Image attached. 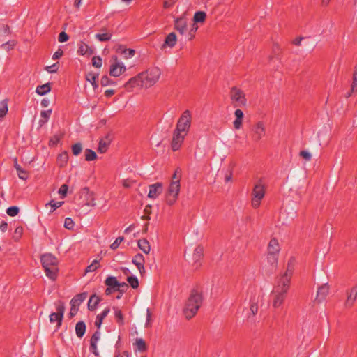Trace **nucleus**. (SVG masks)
Segmentation results:
<instances>
[{
	"instance_id": "f257e3e1",
	"label": "nucleus",
	"mask_w": 357,
	"mask_h": 357,
	"mask_svg": "<svg viewBox=\"0 0 357 357\" xmlns=\"http://www.w3.org/2000/svg\"><path fill=\"white\" fill-rule=\"evenodd\" d=\"M202 302V294L196 290H192L185 304L183 314L187 319L193 317Z\"/></svg>"
},
{
	"instance_id": "f03ea898",
	"label": "nucleus",
	"mask_w": 357,
	"mask_h": 357,
	"mask_svg": "<svg viewBox=\"0 0 357 357\" xmlns=\"http://www.w3.org/2000/svg\"><path fill=\"white\" fill-rule=\"evenodd\" d=\"M141 75L144 81V88H149L159 80L161 70L158 67H153L141 73Z\"/></svg>"
},
{
	"instance_id": "7ed1b4c3",
	"label": "nucleus",
	"mask_w": 357,
	"mask_h": 357,
	"mask_svg": "<svg viewBox=\"0 0 357 357\" xmlns=\"http://www.w3.org/2000/svg\"><path fill=\"white\" fill-rule=\"evenodd\" d=\"M191 120L192 116L190 111L185 110L178 121L175 132L186 133L190 127Z\"/></svg>"
},
{
	"instance_id": "20e7f679",
	"label": "nucleus",
	"mask_w": 357,
	"mask_h": 357,
	"mask_svg": "<svg viewBox=\"0 0 357 357\" xmlns=\"http://www.w3.org/2000/svg\"><path fill=\"white\" fill-rule=\"evenodd\" d=\"M230 98L235 107H245L247 105V99L245 93L241 90L236 87L231 88Z\"/></svg>"
},
{
	"instance_id": "39448f33",
	"label": "nucleus",
	"mask_w": 357,
	"mask_h": 357,
	"mask_svg": "<svg viewBox=\"0 0 357 357\" xmlns=\"http://www.w3.org/2000/svg\"><path fill=\"white\" fill-rule=\"evenodd\" d=\"M181 189V183L178 181V179L172 181L169 183L167 190V195L169 198L167 199V204L169 205H172L174 204L176 199H177L179 192Z\"/></svg>"
},
{
	"instance_id": "423d86ee",
	"label": "nucleus",
	"mask_w": 357,
	"mask_h": 357,
	"mask_svg": "<svg viewBox=\"0 0 357 357\" xmlns=\"http://www.w3.org/2000/svg\"><path fill=\"white\" fill-rule=\"evenodd\" d=\"M126 70L124 63L119 61L116 56H112V63L109 69V75L113 77H119Z\"/></svg>"
},
{
	"instance_id": "0eeeda50",
	"label": "nucleus",
	"mask_w": 357,
	"mask_h": 357,
	"mask_svg": "<svg viewBox=\"0 0 357 357\" xmlns=\"http://www.w3.org/2000/svg\"><path fill=\"white\" fill-rule=\"evenodd\" d=\"M291 279L290 273H284L278 280L276 285L273 290L281 292L282 294H287L289 288Z\"/></svg>"
},
{
	"instance_id": "6e6552de",
	"label": "nucleus",
	"mask_w": 357,
	"mask_h": 357,
	"mask_svg": "<svg viewBox=\"0 0 357 357\" xmlns=\"http://www.w3.org/2000/svg\"><path fill=\"white\" fill-rule=\"evenodd\" d=\"M186 12H185L181 17H176L174 20V29L183 35L187 30V20L185 18Z\"/></svg>"
},
{
	"instance_id": "1a4fd4ad",
	"label": "nucleus",
	"mask_w": 357,
	"mask_h": 357,
	"mask_svg": "<svg viewBox=\"0 0 357 357\" xmlns=\"http://www.w3.org/2000/svg\"><path fill=\"white\" fill-rule=\"evenodd\" d=\"M135 86L144 88V84L141 73L132 77L125 84L126 89L130 91H132L133 88Z\"/></svg>"
},
{
	"instance_id": "9d476101",
	"label": "nucleus",
	"mask_w": 357,
	"mask_h": 357,
	"mask_svg": "<svg viewBox=\"0 0 357 357\" xmlns=\"http://www.w3.org/2000/svg\"><path fill=\"white\" fill-rule=\"evenodd\" d=\"M41 263L43 268L56 266L58 261L52 254L47 253L41 256Z\"/></svg>"
},
{
	"instance_id": "9b49d317",
	"label": "nucleus",
	"mask_w": 357,
	"mask_h": 357,
	"mask_svg": "<svg viewBox=\"0 0 357 357\" xmlns=\"http://www.w3.org/2000/svg\"><path fill=\"white\" fill-rule=\"evenodd\" d=\"M265 195V186L259 181L252 192V198L262 199Z\"/></svg>"
},
{
	"instance_id": "f8f14e48",
	"label": "nucleus",
	"mask_w": 357,
	"mask_h": 357,
	"mask_svg": "<svg viewBox=\"0 0 357 357\" xmlns=\"http://www.w3.org/2000/svg\"><path fill=\"white\" fill-rule=\"evenodd\" d=\"M254 132V137L256 140H259L265 135L266 128L264 124L259 121L252 128Z\"/></svg>"
},
{
	"instance_id": "ddd939ff",
	"label": "nucleus",
	"mask_w": 357,
	"mask_h": 357,
	"mask_svg": "<svg viewBox=\"0 0 357 357\" xmlns=\"http://www.w3.org/2000/svg\"><path fill=\"white\" fill-rule=\"evenodd\" d=\"M271 296L273 297V307L277 308L282 305V304L283 303L286 294L273 290L271 291Z\"/></svg>"
},
{
	"instance_id": "4468645a",
	"label": "nucleus",
	"mask_w": 357,
	"mask_h": 357,
	"mask_svg": "<svg viewBox=\"0 0 357 357\" xmlns=\"http://www.w3.org/2000/svg\"><path fill=\"white\" fill-rule=\"evenodd\" d=\"M329 292V286L328 283H325L318 288L317 291L316 301L318 303H321L327 296Z\"/></svg>"
},
{
	"instance_id": "2eb2a0df",
	"label": "nucleus",
	"mask_w": 357,
	"mask_h": 357,
	"mask_svg": "<svg viewBox=\"0 0 357 357\" xmlns=\"http://www.w3.org/2000/svg\"><path fill=\"white\" fill-rule=\"evenodd\" d=\"M162 184L161 183H155L149 185V192L148 197L151 199H155L158 195L162 192Z\"/></svg>"
},
{
	"instance_id": "dca6fc26",
	"label": "nucleus",
	"mask_w": 357,
	"mask_h": 357,
	"mask_svg": "<svg viewBox=\"0 0 357 357\" xmlns=\"http://www.w3.org/2000/svg\"><path fill=\"white\" fill-rule=\"evenodd\" d=\"M185 138V135L175 132L172 142V149L177 151L181 146Z\"/></svg>"
},
{
	"instance_id": "f3484780",
	"label": "nucleus",
	"mask_w": 357,
	"mask_h": 357,
	"mask_svg": "<svg viewBox=\"0 0 357 357\" xmlns=\"http://www.w3.org/2000/svg\"><path fill=\"white\" fill-rule=\"evenodd\" d=\"M177 41V38L175 33L172 32L167 35L165 40V43L162 46V48H165L166 47H173Z\"/></svg>"
},
{
	"instance_id": "a211bd4d",
	"label": "nucleus",
	"mask_w": 357,
	"mask_h": 357,
	"mask_svg": "<svg viewBox=\"0 0 357 357\" xmlns=\"http://www.w3.org/2000/svg\"><path fill=\"white\" fill-rule=\"evenodd\" d=\"M280 250V248L278 241L275 238L271 239L268 246V253L269 255H278Z\"/></svg>"
},
{
	"instance_id": "6ab92c4d",
	"label": "nucleus",
	"mask_w": 357,
	"mask_h": 357,
	"mask_svg": "<svg viewBox=\"0 0 357 357\" xmlns=\"http://www.w3.org/2000/svg\"><path fill=\"white\" fill-rule=\"evenodd\" d=\"M100 333L99 331H96L92 336L91 339V347L93 349V353L98 356L99 355V352L97 348V342L100 340Z\"/></svg>"
},
{
	"instance_id": "aec40b11",
	"label": "nucleus",
	"mask_w": 357,
	"mask_h": 357,
	"mask_svg": "<svg viewBox=\"0 0 357 357\" xmlns=\"http://www.w3.org/2000/svg\"><path fill=\"white\" fill-rule=\"evenodd\" d=\"M234 115L236 119L234 121V126L236 129H239L242 125V120L244 116L243 112L242 110L238 109L235 111Z\"/></svg>"
},
{
	"instance_id": "412c9836",
	"label": "nucleus",
	"mask_w": 357,
	"mask_h": 357,
	"mask_svg": "<svg viewBox=\"0 0 357 357\" xmlns=\"http://www.w3.org/2000/svg\"><path fill=\"white\" fill-rule=\"evenodd\" d=\"M138 247L144 254L147 255L150 252L151 246L149 242L146 238L138 241Z\"/></svg>"
},
{
	"instance_id": "4be33fe9",
	"label": "nucleus",
	"mask_w": 357,
	"mask_h": 357,
	"mask_svg": "<svg viewBox=\"0 0 357 357\" xmlns=\"http://www.w3.org/2000/svg\"><path fill=\"white\" fill-rule=\"evenodd\" d=\"M86 297L87 294L86 292L78 294L70 301V305H75V306L79 307V305L84 302Z\"/></svg>"
},
{
	"instance_id": "5701e85b",
	"label": "nucleus",
	"mask_w": 357,
	"mask_h": 357,
	"mask_svg": "<svg viewBox=\"0 0 357 357\" xmlns=\"http://www.w3.org/2000/svg\"><path fill=\"white\" fill-rule=\"evenodd\" d=\"M357 297V285L347 292V304L351 305Z\"/></svg>"
},
{
	"instance_id": "b1692460",
	"label": "nucleus",
	"mask_w": 357,
	"mask_h": 357,
	"mask_svg": "<svg viewBox=\"0 0 357 357\" xmlns=\"http://www.w3.org/2000/svg\"><path fill=\"white\" fill-rule=\"evenodd\" d=\"M78 52L82 55H91L93 53V50L86 43L81 42L79 46Z\"/></svg>"
},
{
	"instance_id": "393cba45",
	"label": "nucleus",
	"mask_w": 357,
	"mask_h": 357,
	"mask_svg": "<svg viewBox=\"0 0 357 357\" xmlns=\"http://www.w3.org/2000/svg\"><path fill=\"white\" fill-rule=\"evenodd\" d=\"M102 31V33L96 34L95 38L100 42L109 40L112 38V33H109L105 29Z\"/></svg>"
},
{
	"instance_id": "a878e982",
	"label": "nucleus",
	"mask_w": 357,
	"mask_h": 357,
	"mask_svg": "<svg viewBox=\"0 0 357 357\" xmlns=\"http://www.w3.org/2000/svg\"><path fill=\"white\" fill-rule=\"evenodd\" d=\"M51 91L50 84L46 83L45 84L36 87V92L40 95L43 96L47 94Z\"/></svg>"
},
{
	"instance_id": "bb28decb",
	"label": "nucleus",
	"mask_w": 357,
	"mask_h": 357,
	"mask_svg": "<svg viewBox=\"0 0 357 357\" xmlns=\"http://www.w3.org/2000/svg\"><path fill=\"white\" fill-rule=\"evenodd\" d=\"M110 143V139L107 137L105 139H102L99 142L98 152L103 153L106 152L107 147Z\"/></svg>"
},
{
	"instance_id": "cd10ccee",
	"label": "nucleus",
	"mask_w": 357,
	"mask_h": 357,
	"mask_svg": "<svg viewBox=\"0 0 357 357\" xmlns=\"http://www.w3.org/2000/svg\"><path fill=\"white\" fill-rule=\"evenodd\" d=\"M14 167L17 172L18 176L20 179L26 180L28 177V173L26 171L22 169L20 165L17 162V159H15Z\"/></svg>"
},
{
	"instance_id": "c85d7f7f",
	"label": "nucleus",
	"mask_w": 357,
	"mask_h": 357,
	"mask_svg": "<svg viewBox=\"0 0 357 357\" xmlns=\"http://www.w3.org/2000/svg\"><path fill=\"white\" fill-rule=\"evenodd\" d=\"M100 301V298L98 296H97L96 294H93L89 298V301L88 303V309L89 310H93L96 308V307L97 306V305L99 303Z\"/></svg>"
},
{
	"instance_id": "c756f323",
	"label": "nucleus",
	"mask_w": 357,
	"mask_h": 357,
	"mask_svg": "<svg viewBox=\"0 0 357 357\" xmlns=\"http://www.w3.org/2000/svg\"><path fill=\"white\" fill-rule=\"evenodd\" d=\"M46 276L48 277L51 280H55L56 277V273L58 271V268L56 266L52 267H47L44 268Z\"/></svg>"
},
{
	"instance_id": "7c9ffc66",
	"label": "nucleus",
	"mask_w": 357,
	"mask_h": 357,
	"mask_svg": "<svg viewBox=\"0 0 357 357\" xmlns=\"http://www.w3.org/2000/svg\"><path fill=\"white\" fill-rule=\"evenodd\" d=\"M109 312V309L106 308L105 310H104V311L101 314H98L96 317L95 325L97 326L98 328H100L102 323V320L104 319V318H105L107 316Z\"/></svg>"
},
{
	"instance_id": "2f4dec72",
	"label": "nucleus",
	"mask_w": 357,
	"mask_h": 357,
	"mask_svg": "<svg viewBox=\"0 0 357 357\" xmlns=\"http://www.w3.org/2000/svg\"><path fill=\"white\" fill-rule=\"evenodd\" d=\"M76 335L78 337H82L86 331V325L83 321H79L75 326Z\"/></svg>"
},
{
	"instance_id": "473e14b6",
	"label": "nucleus",
	"mask_w": 357,
	"mask_h": 357,
	"mask_svg": "<svg viewBox=\"0 0 357 357\" xmlns=\"http://www.w3.org/2000/svg\"><path fill=\"white\" fill-rule=\"evenodd\" d=\"M63 318L59 317V315L55 312H52L50 315V321L52 324L56 323V327L59 328L62 322Z\"/></svg>"
},
{
	"instance_id": "72a5a7b5",
	"label": "nucleus",
	"mask_w": 357,
	"mask_h": 357,
	"mask_svg": "<svg viewBox=\"0 0 357 357\" xmlns=\"http://www.w3.org/2000/svg\"><path fill=\"white\" fill-rule=\"evenodd\" d=\"M206 14L204 11H198L195 13L193 20L195 23L203 22L206 20Z\"/></svg>"
},
{
	"instance_id": "f704fd0d",
	"label": "nucleus",
	"mask_w": 357,
	"mask_h": 357,
	"mask_svg": "<svg viewBox=\"0 0 357 357\" xmlns=\"http://www.w3.org/2000/svg\"><path fill=\"white\" fill-rule=\"evenodd\" d=\"M84 190L86 191L88 195L86 204L89 206H95L96 202L93 197V193L91 192L88 188H84Z\"/></svg>"
},
{
	"instance_id": "c9c22d12",
	"label": "nucleus",
	"mask_w": 357,
	"mask_h": 357,
	"mask_svg": "<svg viewBox=\"0 0 357 357\" xmlns=\"http://www.w3.org/2000/svg\"><path fill=\"white\" fill-rule=\"evenodd\" d=\"M105 284L109 287L116 288L119 285V282L117 281L115 277H108L105 280Z\"/></svg>"
},
{
	"instance_id": "e433bc0d",
	"label": "nucleus",
	"mask_w": 357,
	"mask_h": 357,
	"mask_svg": "<svg viewBox=\"0 0 357 357\" xmlns=\"http://www.w3.org/2000/svg\"><path fill=\"white\" fill-rule=\"evenodd\" d=\"M97 158V155L95 151L91 149H86L85 150V158L87 161H92L96 160Z\"/></svg>"
},
{
	"instance_id": "4c0bfd02",
	"label": "nucleus",
	"mask_w": 357,
	"mask_h": 357,
	"mask_svg": "<svg viewBox=\"0 0 357 357\" xmlns=\"http://www.w3.org/2000/svg\"><path fill=\"white\" fill-rule=\"evenodd\" d=\"M8 103L6 100L0 102V119L3 118L8 112Z\"/></svg>"
},
{
	"instance_id": "58836bf2",
	"label": "nucleus",
	"mask_w": 357,
	"mask_h": 357,
	"mask_svg": "<svg viewBox=\"0 0 357 357\" xmlns=\"http://www.w3.org/2000/svg\"><path fill=\"white\" fill-rule=\"evenodd\" d=\"M135 345L137 346V350L139 351H144L146 349V343L142 338L136 340Z\"/></svg>"
},
{
	"instance_id": "ea45409f",
	"label": "nucleus",
	"mask_w": 357,
	"mask_h": 357,
	"mask_svg": "<svg viewBox=\"0 0 357 357\" xmlns=\"http://www.w3.org/2000/svg\"><path fill=\"white\" fill-rule=\"evenodd\" d=\"M127 281L133 289H136L139 286L138 279L135 276L128 277Z\"/></svg>"
},
{
	"instance_id": "a19ab883",
	"label": "nucleus",
	"mask_w": 357,
	"mask_h": 357,
	"mask_svg": "<svg viewBox=\"0 0 357 357\" xmlns=\"http://www.w3.org/2000/svg\"><path fill=\"white\" fill-rule=\"evenodd\" d=\"M203 254V248L201 246L197 247L193 253V258L195 261H198Z\"/></svg>"
},
{
	"instance_id": "79ce46f5",
	"label": "nucleus",
	"mask_w": 357,
	"mask_h": 357,
	"mask_svg": "<svg viewBox=\"0 0 357 357\" xmlns=\"http://www.w3.org/2000/svg\"><path fill=\"white\" fill-rule=\"evenodd\" d=\"M132 262L137 266L138 263L144 264V257L142 254L136 255L132 260Z\"/></svg>"
},
{
	"instance_id": "37998d69",
	"label": "nucleus",
	"mask_w": 357,
	"mask_h": 357,
	"mask_svg": "<svg viewBox=\"0 0 357 357\" xmlns=\"http://www.w3.org/2000/svg\"><path fill=\"white\" fill-rule=\"evenodd\" d=\"M299 155L306 161H310L312 158V153L307 150L301 151Z\"/></svg>"
},
{
	"instance_id": "c03bdc74",
	"label": "nucleus",
	"mask_w": 357,
	"mask_h": 357,
	"mask_svg": "<svg viewBox=\"0 0 357 357\" xmlns=\"http://www.w3.org/2000/svg\"><path fill=\"white\" fill-rule=\"evenodd\" d=\"M19 208L17 206H10L7 208L6 213L9 216L14 217L19 213Z\"/></svg>"
},
{
	"instance_id": "a18cd8bd",
	"label": "nucleus",
	"mask_w": 357,
	"mask_h": 357,
	"mask_svg": "<svg viewBox=\"0 0 357 357\" xmlns=\"http://www.w3.org/2000/svg\"><path fill=\"white\" fill-rule=\"evenodd\" d=\"M82 150V145L81 143H77L72 146V152L75 155H78Z\"/></svg>"
},
{
	"instance_id": "49530a36",
	"label": "nucleus",
	"mask_w": 357,
	"mask_h": 357,
	"mask_svg": "<svg viewBox=\"0 0 357 357\" xmlns=\"http://www.w3.org/2000/svg\"><path fill=\"white\" fill-rule=\"evenodd\" d=\"M267 261L271 265L275 266L278 262V255H269L268 253Z\"/></svg>"
},
{
	"instance_id": "de8ad7c7",
	"label": "nucleus",
	"mask_w": 357,
	"mask_h": 357,
	"mask_svg": "<svg viewBox=\"0 0 357 357\" xmlns=\"http://www.w3.org/2000/svg\"><path fill=\"white\" fill-rule=\"evenodd\" d=\"M75 223L70 218H66L64 222V227L67 229L71 230L73 229Z\"/></svg>"
},
{
	"instance_id": "09e8293b",
	"label": "nucleus",
	"mask_w": 357,
	"mask_h": 357,
	"mask_svg": "<svg viewBox=\"0 0 357 357\" xmlns=\"http://www.w3.org/2000/svg\"><path fill=\"white\" fill-rule=\"evenodd\" d=\"M135 50L132 49H123L122 54L124 55L125 59L132 58L135 54Z\"/></svg>"
},
{
	"instance_id": "8fccbe9b",
	"label": "nucleus",
	"mask_w": 357,
	"mask_h": 357,
	"mask_svg": "<svg viewBox=\"0 0 357 357\" xmlns=\"http://www.w3.org/2000/svg\"><path fill=\"white\" fill-rule=\"evenodd\" d=\"M114 314H115V317L117 319V322L119 324H123V314H122L121 310H119L116 308H114Z\"/></svg>"
},
{
	"instance_id": "3c124183",
	"label": "nucleus",
	"mask_w": 357,
	"mask_h": 357,
	"mask_svg": "<svg viewBox=\"0 0 357 357\" xmlns=\"http://www.w3.org/2000/svg\"><path fill=\"white\" fill-rule=\"evenodd\" d=\"M351 91L357 92V67H356V68L354 73V75H353V83L351 85Z\"/></svg>"
},
{
	"instance_id": "603ef678",
	"label": "nucleus",
	"mask_w": 357,
	"mask_h": 357,
	"mask_svg": "<svg viewBox=\"0 0 357 357\" xmlns=\"http://www.w3.org/2000/svg\"><path fill=\"white\" fill-rule=\"evenodd\" d=\"M92 64L96 68H100L102 65V59L100 56H94L92 59Z\"/></svg>"
},
{
	"instance_id": "864d4df0",
	"label": "nucleus",
	"mask_w": 357,
	"mask_h": 357,
	"mask_svg": "<svg viewBox=\"0 0 357 357\" xmlns=\"http://www.w3.org/2000/svg\"><path fill=\"white\" fill-rule=\"evenodd\" d=\"M59 68V63H56L52 66H47L45 67V70L50 73H56Z\"/></svg>"
},
{
	"instance_id": "5fc2aeb1",
	"label": "nucleus",
	"mask_w": 357,
	"mask_h": 357,
	"mask_svg": "<svg viewBox=\"0 0 357 357\" xmlns=\"http://www.w3.org/2000/svg\"><path fill=\"white\" fill-rule=\"evenodd\" d=\"M63 204V202H58L56 203H52V202H50V203L47 204L45 206L47 207L48 206H50L51 207L50 212H53L56 208L61 206Z\"/></svg>"
},
{
	"instance_id": "6e6d98bb",
	"label": "nucleus",
	"mask_w": 357,
	"mask_h": 357,
	"mask_svg": "<svg viewBox=\"0 0 357 357\" xmlns=\"http://www.w3.org/2000/svg\"><path fill=\"white\" fill-rule=\"evenodd\" d=\"M123 239H124L123 237H118L114 241V242L112 244H111V245H110L111 249L116 250L119 247L120 243L123 241Z\"/></svg>"
},
{
	"instance_id": "4d7b16f0",
	"label": "nucleus",
	"mask_w": 357,
	"mask_h": 357,
	"mask_svg": "<svg viewBox=\"0 0 357 357\" xmlns=\"http://www.w3.org/2000/svg\"><path fill=\"white\" fill-rule=\"evenodd\" d=\"M98 260H94L91 263V264H90L87 267L86 271H89V272L94 271L95 270H96L98 268Z\"/></svg>"
},
{
	"instance_id": "13d9d810",
	"label": "nucleus",
	"mask_w": 357,
	"mask_h": 357,
	"mask_svg": "<svg viewBox=\"0 0 357 357\" xmlns=\"http://www.w3.org/2000/svg\"><path fill=\"white\" fill-rule=\"evenodd\" d=\"M22 232H23V229L22 227H17L15 230V235L13 236V238L15 239V240H18L22 234Z\"/></svg>"
},
{
	"instance_id": "bf43d9fd",
	"label": "nucleus",
	"mask_w": 357,
	"mask_h": 357,
	"mask_svg": "<svg viewBox=\"0 0 357 357\" xmlns=\"http://www.w3.org/2000/svg\"><path fill=\"white\" fill-rule=\"evenodd\" d=\"M56 310L57 312H56V314H58L59 315V317H61V318L63 317V314H64V312H65V306L63 303H61L58 305L57 308H56Z\"/></svg>"
},
{
	"instance_id": "052dcab7",
	"label": "nucleus",
	"mask_w": 357,
	"mask_h": 357,
	"mask_svg": "<svg viewBox=\"0 0 357 357\" xmlns=\"http://www.w3.org/2000/svg\"><path fill=\"white\" fill-rule=\"evenodd\" d=\"M58 40L60 43H64L68 40V36L65 32H61L59 35Z\"/></svg>"
},
{
	"instance_id": "680f3d73",
	"label": "nucleus",
	"mask_w": 357,
	"mask_h": 357,
	"mask_svg": "<svg viewBox=\"0 0 357 357\" xmlns=\"http://www.w3.org/2000/svg\"><path fill=\"white\" fill-rule=\"evenodd\" d=\"M68 187L67 185L63 184L61 186L59 193L61 194L63 197H65L67 194Z\"/></svg>"
},
{
	"instance_id": "e2e57ef3",
	"label": "nucleus",
	"mask_w": 357,
	"mask_h": 357,
	"mask_svg": "<svg viewBox=\"0 0 357 357\" xmlns=\"http://www.w3.org/2000/svg\"><path fill=\"white\" fill-rule=\"evenodd\" d=\"M181 170L179 169H176L174 174L172 176V181L178 179V181H181Z\"/></svg>"
},
{
	"instance_id": "0e129e2a",
	"label": "nucleus",
	"mask_w": 357,
	"mask_h": 357,
	"mask_svg": "<svg viewBox=\"0 0 357 357\" xmlns=\"http://www.w3.org/2000/svg\"><path fill=\"white\" fill-rule=\"evenodd\" d=\"M176 2V0H165L163 3V6L165 8H169L172 7L174 3Z\"/></svg>"
},
{
	"instance_id": "69168bd1",
	"label": "nucleus",
	"mask_w": 357,
	"mask_h": 357,
	"mask_svg": "<svg viewBox=\"0 0 357 357\" xmlns=\"http://www.w3.org/2000/svg\"><path fill=\"white\" fill-rule=\"evenodd\" d=\"M68 158V156L67 153H63L59 157V159L62 162V165L67 162Z\"/></svg>"
},
{
	"instance_id": "338daca9",
	"label": "nucleus",
	"mask_w": 357,
	"mask_h": 357,
	"mask_svg": "<svg viewBox=\"0 0 357 357\" xmlns=\"http://www.w3.org/2000/svg\"><path fill=\"white\" fill-rule=\"evenodd\" d=\"M52 113V109H48L45 111H42L40 113L41 117L44 118L45 120H47Z\"/></svg>"
},
{
	"instance_id": "774afa93",
	"label": "nucleus",
	"mask_w": 357,
	"mask_h": 357,
	"mask_svg": "<svg viewBox=\"0 0 357 357\" xmlns=\"http://www.w3.org/2000/svg\"><path fill=\"white\" fill-rule=\"evenodd\" d=\"M112 82L110 79L107 76H103L101 79V84L103 86H106L109 84H110Z\"/></svg>"
}]
</instances>
